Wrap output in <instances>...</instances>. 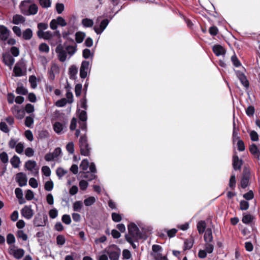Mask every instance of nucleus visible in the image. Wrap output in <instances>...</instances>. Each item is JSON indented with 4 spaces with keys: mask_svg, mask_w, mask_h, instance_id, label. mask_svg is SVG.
I'll list each match as a JSON object with an SVG mask.
<instances>
[{
    "mask_svg": "<svg viewBox=\"0 0 260 260\" xmlns=\"http://www.w3.org/2000/svg\"><path fill=\"white\" fill-rule=\"evenodd\" d=\"M47 221V216H44L42 219L40 215H38L35 217L34 219V224L36 226H43L46 224Z\"/></svg>",
    "mask_w": 260,
    "mask_h": 260,
    "instance_id": "2eb2a0df",
    "label": "nucleus"
},
{
    "mask_svg": "<svg viewBox=\"0 0 260 260\" xmlns=\"http://www.w3.org/2000/svg\"><path fill=\"white\" fill-rule=\"evenodd\" d=\"M205 248L208 253H211L214 249L212 242H205Z\"/></svg>",
    "mask_w": 260,
    "mask_h": 260,
    "instance_id": "473e14b6",
    "label": "nucleus"
},
{
    "mask_svg": "<svg viewBox=\"0 0 260 260\" xmlns=\"http://www.w3.org/2000/svg\"><path fill=\"white\" fill-rule=\"evenodd\" d=\"M255 112V109L253 106H249L246 109V113L249 117H252Z\"/></svg>",
    "mask_w": 260,
    "mask_h": 260,
    "instance_id": "ea45409f",
    "label": "nucleus"
},
{
    "mask_svg": "<svg viewBox=\"0 0 260 260\" xmlns=\"http://www.w3.org/2000/svg\"><path fill=\"white\" fill-rule=\"evenodd\" d=\"M64 49L66 50L67 53L70 55H73L75 52H76V49L73 46H67L65 48H64Z\"/></svg>",
    "mask_w": 260,
    "mask_h": 260,
    "instance_id": "49530a36",
    "label": "nucleus"
},
{
    "mask_svg": "<svg viewBox=\"0 0 260 260\" xmlns=\"http://www.w3.org/2000/svg\"><path fill=\"white\" fill-rule=\"evenodd\" d=\"M85 37V34L81 31H78L76 33L75 40L78 43H81L83 42Z\"/></svg>",
    "mask_w": 260,
    "mask_h": 260,
    "instance_id": "393cba45",
    "label": "nucleus"
},
{
    "mask_svg": "<svg viewBox=\"0 0 260 260\" xmlns=\"http://www.w3.org/2000/svg\"><path fill=\"white\" fill-rule=\"evenodd\" d=\"M97 20L94 30L97 34H101L108 25L109 21L107 19L101 20L99 17L98 18Z\"/></svg>",
    "mask_w": 260,
    "mask_h": 260,
    "instance_id": "0eeeda50",
    "label": "nucleus"
},
{
    "mask_svg": "<svg viewBox=\"0 0 260 260\" xmlns=\"http://www.w3.org/2000/svg\"><path fill=\"white\" fill-rule=\"evenodd\" d=\"M249 136L252 141H257L259 140L257 132L254 130L249 132Z\"/></svg>",
    "mask_w": 260,
    "mask_h": 260,
    "instance_id": "58836bf2",
    "label": "nucleus"
},
{
    "mask_svg": "<svg viewBox=\"0 0 260 260\" xmlns=\"http://www.w3.org/2000/svg\"><path fill=\"white\" fill-rule=\"evenodd\" d=\"M96 175L94 174L90 173L89 172H84L83 176V178L87 179L88 181H91L94 179Z\"/></svg>",
    "mask_w": 260,
    "mask_h": 260,
    "instance_id": "e433bc0d",
    "label": "nucleus"
},
{
    "mask_svg": "<svg viewBox=\"0 0 260 260\" xmlns=\"http://www.w3.org/2000/svg\"><path fill=\"white\" fill-rule=\"evenodd\" d=\"M32 36V31L30 28L25 29L22 33V37L24 40H30Z\"/></svg>",
    "mask_w": 260,
    "mask_h": 260,
    "instance_id": "bb28decb",
    "label": "nucleus"
},
{
    "mask_svg": "<svg viewBox=\"0 0 260 260\" xmlns=\"http://www.w3.org/2000/svg\"><path fill=\"white\" fill-rule=\"evenodd\" d=\"M10 162L14 168H18L19 167L21 161L20 158L15 155L11 158Z\"/></svg>",
    "mask_w": 260,
    "mask_h": 260,
    "instance_id": "5701e85b",
    "label": "nucleus"
},
{
    "mask_svg": "<svg viewBox=\"0 0 260 260\" xmlns=\"http://www.w3.org/2000/svg\"><path fill=\"white\" fill-rule=\"evenodd\" d=\"M11 111L13 115L18 119H22L24 117V111L18 106L14 105L11 108Z\"/></svg>",
    "mask_w": 260,
    "mask_h": 260,
    "instance_id": "dca6fc26",
    "label": "nucleus"
},
{
    "mask_svg": "<svg viewBox=\"0 0 260 260\" xmlns=\"http://www.w3.org/2000/svg\"><path fill=\"white\" fill-rule=\"evenodd\" d=\"M15 242V238L13 234H9L7 236V242L8 244L11 245Z\"/></svg>",
    "mask_w": 260,
    "mask_h": 260,
    "instance_id": "864d4df0",
    "label": "nucleus"
},
{
    "mask_svg": "<svg viewBox=\"0 0 260 260\" xmlns=\"http://www.w3.org/2000/svg\"><path fill=\"white\" fill-rule=\"evenodd\" d=\"M249 207V203L245 200H242L240 202V208L241 210H246Z\"/></svg>",
    "mask_w": 260,
    "mask_h": 260,
    "instance_id": "79ce46f5",
    "label": "nucleus"
},
{
    "mask_svg": "<svg viewBox=\"0 0 260 260\" xmlns=\"http://www.w3.org/2000/svg\"><path fill=\"white\" fill-rule=\"evenodd\" d=\"M204 239L205 242H212L213 236L212 230L211 229L208 228L206 230L204 236Z\"/></svg>",
    "mask_w": 260,
    "mask_h": 260,
    "instance_id": "4be33fe9",
    "label": "nucleus"
},
{
    "mask_svg": "<svg viewBox=\"0 0 260 260\" xmlns=\"http://www.w3.org/2000/svg\"><path fill=\"white\" fill-rule=\"evenodd\" d=\"M39 50L41 52L47 53L49 51V48L46 44L42 43L39 46Z\"/></svg>",
    "mask_w": 260,
    "mask_h": 260,
    "instance_id": "69168bd1",
    "label": "nucleus"
},
{
    "mask_svg": "<svg viewBox=\"0 0 260 260\" xmlns=\"http://www.w3.org/2000/svg\"><path fill=\"white\" fill-rule=\"evenodd\" d=\"M242 160L239 159L238 155L235 153L233 157V166L235 170H240L242 165Z\"/></svg>",
    "mask_w": 260,
    "mask_h": 260,
    "instance_id": "f3484780",
    "label": "nucleus"
},
{
    "mask_svg": "<svg viewBox=\"0 0 260 260\" xmlns=\"http://www.w3.org/2000/svg\"><path fill=\"white\" fill-rule=\"evenodd\" d=\"M167 233L168 236L170 238L174 237L176 233L177 232V230L176 229H172L171 230H165Z\"/></svg>",
    "mask_w": 260,
    "mask_h": 260,
    "instance_id": "0e129e2a",
    "label": "nucleus"
},
{
    "mask_svg": "<svg viewBox=\"0 0 260 260\" xmlns=\"http://www.w3.org/2000/svg\"><path fill=\"white\" fill-rule=\"evenodd\" d=\"M25 168L29 171H31L34 176L38 174L39 169L37 168V163L34 160H28L25 162Z\"/></svg>",
    "mask_w": 260,
    "mask_h": 260,
    "instance_id": "f8f14e48",
    "label": "nucleus"
},
{
    "mask_svg": "<svg viewBox=\"0 0 260 260\" xmlns=\"http://www.w3.org/2000/svg\"><path fill=\"white\" fill-rule=\"evenodd\" d=\"M66 149L68 152L70 154H73L74 152V145L73 142H71L67 144Z\"/></svg>",
    "mask_w": 260,
    "mask_h": 260,
    "instance_id": "5fc2aeb1",
    "label": "nucleus"
},
{
    "mask_svg": "<svg viewBox=\"0 0 260 260\" xmlns=\"http://www.w3.org/2000/svg\"><path fill=\"white\" fill-rule=\"evenodd\" d=\"M3 61L6 65L11 68L14 63L15 59L11 55L6 54L3 55Z\"/></svg>",
    "mask_w": 260,
    "mask_h": 260,
    "instance_id": "aec40b11",
    "label": "nucleus"
},
{
    "mask_svg": "<svg viewBox=\"0 0 260 260\" xmlns=\"http://www.w3.org/2000/svg\"><path fill=\"white\" fill-rule=\"evenodd\" d=\"M104 251L108 255L110 260H119L121 250L117 245H111L106 248Z\"/></svg>",
    "mask_w": 260,
    "mask_h": 260,
    "instance_id": "7ed1b4c3",
    "label": "nucleus"
},
{
    "mask_svg": "<svg viewBox=\"0 0 260 260\" xmlns=\"http://www.w3.org/2000/svg\"><path fill=\"white\" fill-rule=\"evenodd\" d=\"M89 167V162L87 159H84L82 161L80 165V168L83 171H86Z\"/></svg>",
    "mask_w": 260,
    "mask_h": 260,
    "instance_id": "de8ad7c7",
    "label": "nucleus"
},
{
    "mask_svg": "<svg viewBox=\"0 0 260 260\" xmlns=\"http://www.w3.org/2000/svg\"><path fill=\"white\" fill-rule=\"evenodd\" d=\"M69 73L70 76V78L73 79L75 78V76L78 73V68L75 66H72L69 68Z\"/></svg>",
    "mask_w": 260,
    "mask_h": 260,
    "instance_id": "c85d7f7f",
    "label": "nucleus"
},
{
    "mask_svg": "<svg viewBox=\"0 0 260 260\" xmlns=\"http://www.w3.org/2000/svg\"><path fill=\"white\" fill-rule=\"evenodd\" d=\"M53 128L57 134L61 135L67 130L66 124L64 122H55L53 124Z\"/></svg>",
    "mask_w": 260,
    "mask_h": 260,
    "instance_id": "1a4fd4ad",
    "label": "nucleus"
},
{
    "mask_svg": "<svg viewBox=\"0 0 260 260\" xmlns=\"http://www.w3.org/2000/svg\"><path fill=\"white\" fill-rule=\"evenodd\" d=\"M82 89V85L81 84H77L75 86V92L76 96L78 97L81 95Z\"/></svg>",
    "mask_w": 260,
    "mask_h": 260,
    "instance_id": "338daca9",
    "label": "nucleus"
},
{
    "mask_svg": "<svg viewBox=\"0 0 260 260\" xmlns=\"http://www.w3.org/2000/svg\"><path fill=\"white\" fill-rule=\"evenodd\" d=\"M16 92L19 94L25 95L27 93V90L23 86H18L16 89Z\"/></svg>",
    "mask_w": 260,
    "mask_h": 260,
    "instance_id": "bf43d9fd",
    "label": "nucleus"
},
{
    "mask_svg": "<svg viewBox=\"0 0 260 260\" xmlns=\"http://www.w3.org/2000/svg\"><path fill=\"white\" fill-rule=\"evenodd\" d=\"M18 139H16L14 138H11L10 141L9 142V147L11 149H14L16 147L17 144L18 143Z\"/></svg>",
    "mask_w": 260,
    "mask_h": 260,
    "instance_id": "8fccbe9b",
    "label": "nucleus"
},
{
    "mask_svg": "<svg viewBox=\"0 0 260 260\" xmlns=\"http://www.w3.org/2000/svg\"><path fill=\"white\" fill-rule=\"evenodd\" d=\"M82 24L85 27H91L93 25V22L92 20L86 18L82 20Z\"/></svg>",
    "mask_w": 260,
    "mask_h": 260,
    "instance_id": "052dcab7",
    "label": "nucleus"
},
{
    "mask_svg": "<svg viewBox=\"0 0 260 260\" xmlns=\"http://www.w3.org/2000/svg\"><path fill=\"white\" fill-rule=\"evenodd\" d=\"M237 76L242 84L246 88L249 87V82L247 79L245 75L242 72H238L237 73Z\"/></svg>",
    "mask_w": 260,
    "mask_h": 260,
    "instance_id": "412c9836",
    "label": "nucleus"
},
{
    "mask_svg": "<svg viewBox=\"0 0 260 260\" xmlns=\"http://www.w3.org/2000/svg\"><path fill=\"white\" fill-rule=\"evenodd\" d=\"M17 236L18 238H20L23 241H26L27 239V235L23 231L21 230L18 231Z\"/></svg>",
    "mask_w": 260,
    "mask_h": 260,
    "instance_id": "4d7b16f0",
    "label": "nucleus"
},
{
    "mask_svg": "<svg viewBox=\"0 0 260 260\" xmlns=\"http://www.w3.org/2000/svg\"><path fill=\"white\" fill-rule=\"evenodd\" d=\"M249 151L254 158L259 159L260 151L255 144H252L250 146Z\"/></svg>",
    "mask_w": 260,
    "mask_h": 260,
    "instance_id": "a211bd4d",
    "label": "nucleus"
},
{
    "mask_svg": "<svg viewBox=\"0 0 260 260\" xmlns=\"http://www.w3.org/2000/svg\"><path fill=\"white\" fill-rule=\"evenodd\" d=\"M24 143L23 142H19L16 147L14 148L15 149V151L18 153V154H21L23 151H24Z\"/></svg>",
    "mask_w": 260,
    "mask_h": 260,
    "instance_id": "c9c22d12",
    "label": "nucleus"
},
{
    "mask_svg": "<svg viewBox=\"0 0 260 260\" xmlns=\"http://www.w3.org/2000/svg\"><path fill=\"white\" fill-rule=\"evenodd\" d=\"M125 239L126 241L131 244V245L132 246V247L135 249L137 248V245L134 243V241H137L138 239H135L134 238H133V237H131L129 236L125 235Z\"/></svg>",
    "mask_w": 260,
    "mask_h": 260,
    "instance_id": "c03bdc74",
    "label": "nucleus"
},
{
    "mask_svg": "<svg viewBox=\"0 0 260 260\" xmlns=\"http://www.w3.org/2000/svg\"><path fill=\"white\" fill-rule=\"evenodd\" d=\"M90 71V62L89 61L83 60L80 69V76L84 79L87 76V73Z\"/></svg>",
    "mask_w": 260,
    "mask_h": 260,
    "instance_id": "9d476101",
    "label": "nucleus"
},
{
    "mask_svg": "<svg viewBox=\"0 0 260 260\" xmlns=\"http://www.w3.org/2000/svg\"><path fill=\"white\" fill-rule=\"evenodd\" d=\"M193 243L194 242L192 239L185 240L184 243V250L191 249L193 245Z\"/></svg>",
    "mask_w": 260,
    "mask_h": 260,
    "instance_id": "a878e982",
    "label": "nucleus"
},
{
    "mask_svg": "<svg viewBox=\"0 0 260 260\" xmlns=\"http://www.w3.org/2000/svg\"><path fill=\"white\" fill-rule=\"evenodd\" d=\"M10 31L3 25L0 26V41L4 43V45L8 44L10 45H14L16 44V40L14 38H10Z\"/></svg>",
    "mask_w": 260,
    "mask_h": 260,
    "instance_id": "f03ea898",
    "label": "nucleus"
},
{
    "mask_svg": "<svg viewBox=\"0 0 260 260\" xmlns=\"http://www.w3.org/2000/svg\"><path fill=\"white\" fill-rule=\"evenodd\" d=\"M24 250L20 248H18L14 245L11 246L9 248V253L13 255L15 258L19 259L24 255Z\"/></svg>",
    "mask_w": 260,
    "mask_h": 260,
    "instance_id": "6e6552de",
    "label": "nucleus"
},
{
    "mask_svg": "<svg viewBox=\"0 0 260 260\" xmlns=\"http://www.w3.org/2000/svg\"><path fill=\"white\" fill-rule=\"evenodd\" d=\"M253 217L250 214H243V216L242 219V222L245 224H249L252 222Z\"/></svg>",
    "mask_w": 260,
    "mask_h": 260,
    "instance_id": "2f4dec72",
    "label": "nucleus"
},
{
    "mask_svg": "<svg viewBox=\"0 0 260 260\" xmlns=\"http://www.w3.org/2000/svg\"><path fill=\"white\" fill-rule=\"evenodd\" d=\"M55 51L58 54L59 60L61 62H64L67 57V53L64 47L62 45H59L57 46Z\"/></svg>",
    "mask_w": 260,
    "mask_h": 260,
    "instance_id": "ddd939ff",
    "label": "nucleus"
},
{
    "mask_svg": "<svg viewBox=\"0 0 260 260\" xmlns=\"http://www.w3.org/2000/svg\"><path fill=\"white\" fill-rule=\"evenodd\" d=\"M83 207V204L82 201H76L73 206V210L76 212H80Z\"/></svg>",
    "mask_w": 260,
    "mask_h": 260,
    "instance_id": "cd10ccee",
    "label": "nucleus"
},
{
    "mask_svg": "<svg viewBox=\"0 0 260 260\" xmlns=\"http://www.w3.org/2000/svg\"><path fill=\"white\" fill-rule=\"evenodd\" d=\"M128 234L127 235L135 239H139L141 237L139 229L134 223H131L128 225Z\"/></svg>",
    "mask_w": 260,
    "mask_h": 260,
    "instance_id": "423d86ee",
    "label": "nucleus"
},
{
    "mask_svg": "<svg viewBox=\"0 0 260 260\" xmlns=\"http://www.w3.org/2000/svg\"><path fill=\"white\" fill-rule=\"evenodd\" d=\"M34 123V119L31 116H27L25 120V124L28 127H31Z\"/></svg>",
    "mask_w": 260,
    "mask_h": 260,
    "instance_id": "603ef678",
    "label": "nucleus"
},
{
    "mask_svg": "<svg viewBox=\"0 0 260 260\" xmlns=\"http://www.w3.org/2000/svg\"><path fill=\"white\" fill-rule=\"evenodd\" d=\"M29 82L32 88L35 89V88H36L37 86V78L35 76L32 75L29 77Z\"/></svg>",
    "mask_w": 260,
    "mask_h": 260,
    "instance_id": "4c0bfd02",
    "label": "nucleus"
},
{
    "mask_svg": "<svg viewBox=\"0 0 260 260\" xmlns=\"http://www.w3.org/2000/svg\"><path fill=\"white\" fill-rule=\"evenodd\" d=\"M53 182L51 181H47L44 185V188L47 191H51L53 188Z\"/></svg>",
    "mask_w": 260,
    "mask_h": 260,
    "instance_id": "6e6d98bb",
    "label": "nucleus"
},
{
    "mask_svg": "<svg viewBox=\"0 0 260 260\" xmlns=\"http://www.w3.org/2000/svg\"><path fill=\"white\" fill-rule=\"evenodd\" d=\"M0 159L2 162L5 164H7L9 161V158L7 153L5 152H3L0 154Z\"/></svg>",
    "mask_w": 260,
    "mask_h": 260,
    "instance_id": "a19ab883",
    "label": "nucleus"
},
{
    "mask_svg": "<svg viewBox=\"0 0 260 260\" xmlns=\"http://www.w3.org/2000/svg\"><path fill=\"white\" fill-rule=\"evenodd\" d=\"M67 173V171L62 168H58L56 170V174L59 178H62Z\"/></svg>",
    "mask_w": 260,
    "mask_h": 260,
    "instance_id": "09e8293b",
    "label": "nucleus"
},
{
    "mask_svg": "<svg viewBox=\"0 0 260 260\" xmlns=\"http://www.w3.org/2000/svg\"><path fill=\"white\" fill-rule=\"evenodd\" d=\"M0 129L5 133H8L10 132V129L6 123L3 121L0 122Z\"/></svg>",
    "mask_w": 260,
    "mask_h": 260,
    "instance_id": "37998d69",
    "label": "nucleus"
},
{
    "mask_svg": "<svg viewBox=\"0 0 260 260\" xmlns=\"http://www.w3.org/2000/svg\"><path fill=\"white\" fill-rule=\"evenodd\" d=\"M42 172L46 177L49 176L51 174V170L49 167L46 166H43L42 168Z\"/></svg>",
    "mask_w": 260,
    "mask_h": 260,
    "instance_id": "774afa93",
    "label": "nucleus"
},
{
    "mask_svg": "<svg viewBox=\"0 0 260 260\" xmlns=\"http://www.w3.org/2000/svg\"><path fill=\"white\" fill-rule=\"evenodd\" d=\"M78 112L79 113L78 117L79 119V121H83L87 120V113L85 110L80 111V110H79L78 111Z\"/></svg>",
    "mask_w": 260,
    "mask_h": 260,
    "instance_id": "f704fd0d",
    "label": "nucleus"
},
{
    "mask_svg": "<svg viewBox=\"0 0 260 260\" xmlns=\"http://www.w3.org/2000/svg\"><path fill=\"white\" fill-rule=\"evenodd\" d=\"M79 147L81 154L82 155L88 156L89 155L90 148L87 143V140L85 135L80 137L79 140Z\"/></svg>",
    "mask_w": 260,
    "mask_h": 260,
    "instance_id": "39448f33",
    "label": "nucleus"
},
{
    "mask_svg": "<svg viewBox=\"0 0 260 260\" xmlns=\"http://www.w3.org/2000/svg\"><path fill=\"white\" fill-rule=\"evenodd\" d=\"M21 214L25 219H30L32 217L34 212L31 206H25L21 210Z\"/></svg>",
    "mask_w": 260,
    "mask_h": 260,
    "instance_id": "9b49d317",
    "label": "nucleus"
},
{
    "mask_svg": "<svg viewBox=\"0 0 260 260\" xmlns=\"http://www.w3.org/2000/svg\"><path fill=\"white\" fill-rule=\"evenodd\" d=\"M96 199L94 197H89L84 200V204L86 206H90L94 204Z\"/></svg>",
    "mask_w": 260,
    "mask_h": 260,
    "instance_id": "7c9ffc66",
    "label": "nucleus"
},
{
    "mask_svg": "<svg viewBox=\"0 0 260 260\" xmlns=\"http://www.w3.org/2000/svg\"><path fill=\"white\" fill-rule=\"evenodd\" d=\"M19 8L22 13L25 15H35L38 11L37 5L30 0L22 2Z\"/></svg>",
    "mask_w": 260,
    "mask_h": 260,
    "instance_id": "f257e3e1",
    "label": "nucleus"
},
{
    "mask_svg": "<svg viewBox=\"0 0 260 260\" xmlns=\"http://www.w3.org/2000/svg\"><path fill=\"white\" fill-rule=\"evenodd\" d=\"M248 183H249L248 177L246 176H244L242 177L241 181V186L242 188H246L248 186Z\"/></svg>",
    "mask_w": 260,
    "mask_h": 260,
    "instance_id": "a18cd8bd",
    "label": "nucleus"
},
{
    "mask_svg": "<svg viewBox=\"0 0 260 260\" xmlns=\"http://www.w3.org/2000/svg\"><path fill=\"white\" fill-rule=\"evenodd\" d=\"M66 241L65 237L63 235H59L56 237V243L59 246H61L64 245Z\"/></svg>",
    "mask_w": 260,
    "mask_h": 260,
    "instance_id": "72a5a7b5",
    "label": "nucleus"
},
{
    "mask_svg": "<svg viewBox=\"0 0 260 260\" xmlns=\"http://www.w3.org/2000/svg\"><path fill=\"white\" fill-rule=\"evenodd\" d=\"M233 142L234 143L236 141H238L240 139V137L238 136V132L236 130V124L235 122V117L234 116L233 120Z\"/></svg>",
    "mask_w": 260,
    "mask_h": 260,
    "instance_id": "b1692460",
    "label": "nucleus"
},
{
    "mask_svg": "<svg viewBox=\"0 0 260 260\" xmlns=\"http://www.w3.org/2000/svg\"><path fill=\"white\" fill-rule=\"evenodd\" d=\"M16 181L21 187L26 185L27 181L26 175L21 172L17 173L16 176Z\"/></svg>",
    "mask_w": 260,
    "mask_h": 260,
    "instance_id": "4468645a",
    "label": "nucleus"
},
{
    "mask_svg": "<svg viewBox=\"0 0 260 260\" xmlns=\"http://www.w3.org/2000/svg\"><path fill=\"white\" fill-rule=\"evenodd\" d=\"M56 11L58 14H60L62 13L64 9V6L63 4L57 3L55 6Z\"/></svg>",
    "mask_w": 260,
    "mask_h": 260,
    "instance_id": "3c124183",
    "label": "nucleus"
},
{
    "mask_svg": "<svg viewBox=\"0 0 260 260\" xmlns=\"http://www.w3.org/2000/svg\"><path fill=\"white\" fill-rule=\"evenodd\" d=\"M14 76L21 77L26 74V66L23 59L19 60L15 65L13 69Z\"/></svg>",
    "mask_w": 260,
    "mask_h": 260,
    "instance_id": "20e7f679",
    "label": "nucleus"
},
{
    "mask_svg": "<svg viewBox=\"0 0 260 260\" xmlns=\"http://www.w3.org/2000/svg\"><path fill=\"white\" fill-rule=\"evenodd\" d=\"M111 216L112 220L116 222L120 221L122 219L121 215L116 213H112Z\"/></svg>",
    "mask_w": 260,
    "mask_h": 260,
    "instance_id": "e2e57ef3",
    "label": "nucleus"
},
{
    "mask_svg": "<svg viewBox=\"0 0 260 260\" xmlns=\"http://www.w3.org/2000/svg\"><path fill=\"white\" fill-rule=\"evenodd\" d=\"M236 177L235 175H232L231 176L230 181H229V186L232 189H234L236 186Z\"/></svg>",
    "mask_w": 260,
    "mask_h": 260,
    "instance_id": "680f3d73",
    "label": "nucleus"
},
{
    "mask_svg": "<svg viewBox=\"0 0 260 260\" xmlns=\"http://www.w3.org/2000/svg\"><path fill=\"white\" fill-rule=\"evenodd\" d=\"M212 50L214 54L217 56L223 55L225 53V49L220 45H215L213 46Z\"/></svg>",
    "mask_w": 260,
    "mask_h": 260,
    "instance_id": "6ab92c4d",
    "label": "nucleus"
},
{
    "mask_svg": "<svg viewBox=\"0 0 260 260\" xmlns=\"http://www.w3.org/2000/svg\"><path fill=\"white\" fill-rule=\"evenodd\" d=\"M206 224L204 221H200L197 224V229L200 234H202L205 232Z\"/></svg>",
    "mask_w": 260,
    "mask_h": 260,
    "instance_id": "c756f323",
    "label": "nucleus"
},
{
    "mask_svg": "<svg viewBox=\"0 0 260 260\" xmlns=\"http://www.w3.org/2000/svg\"><path fill=\"white\" fill-rule=\"evenodd\" d=\"M231 60L235 67H239L241 66V63L239 60L235 55H234L231 57Z\"/></svg>",
    "mask_w": 260,
    "mask_h": 260,
    "instance_id": "13d9d810",
    "label": "nucleus"
}]
</instances>
